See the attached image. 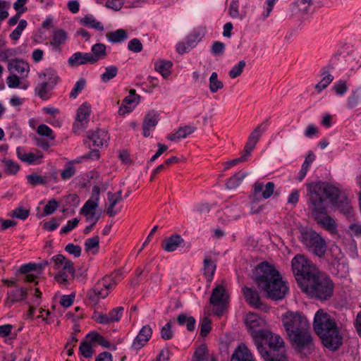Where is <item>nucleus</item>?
<instances>
[{
	"instance_id": "1",
	"label": "nucleus",
	"mask_w": 361,
	"mask_h": 361,
	"mask_svg": "<svg viewBox=\"0 0 361 361\" xmlns=\"http://www.w3.org/2000/svg\"><path fill=\"white\" fill-rule=\"evenodd\" d=\"M308 196L307 205L317 223L331 233L336 231L335 221L326 213V200L338 207L345 215L351 213L352 207L346 196L340 189L324 182H312L305 184Z\"/></svg>"
},
{
	"instance_id": "2",
	"label": "nucleus",
	"mask_w": 361,
	"mask_h": 361,
	"mask_svg": "<svg viewBox=\"0 0 361 361\" xmlns=\"http://www.w3.org/2000/svg\"><path fill=\"white\" fill-rule=\"evenodd\" d=\"M282 322L295 351L302 357L310 355L314 343L306 317L298 312H287L282 316Z\"/></svg>"
},
{
	"instance_id": "3",
	"label": "nucleus",
	"mask_w": 361,
	"mask_h": 361,
	"mask_svg": "<svg viewBox=\"0 0 361 361\" xmlns=\"http://www.w3.org/2000/svg\"><path fill=\"white\" fill-rule=\"evenodd\" d=\"M253 278L258 287L271 300H281L288 293V287L286 282L282 280L279 271L268 263L259 264Z\"/></svg>"
},
{
	"instance_id": "4",
	"label": "nucleus",
	"mask_w": 361,
	"mask_h": 361,
	"mask_svg": "<svg viewBox=\"0 0 361 361\" xmlns=\"http://www.w3.org/2000/svg\"><path fill=\"white\" fill-rule=\"evenodd\" d=\"M313 328L322 339L324 345L329 349L336 350L342 344V337L338 332L337 324L325 310L319 309L315 313Z\"/></svg>"
},
{
	"instance_id": "5",
	"label": "nucleus",
	"mask_w": 361,
	"mask_h": 361,
	"mask_svg": "<svg viewBox=\"0 0 361 361\" xmlns=\"http://www.w3.org/2000/svg\"><path fill=\"white\" fill-rule=\"evenodd\" d=\"M334 288L331 279L318 271L316 276L311 277L301 289L310 297L326 300L333 295Z\"/></svg>"
},
{
	"instance_id": "6",
	"label": "nucleus",
	"mask_w": 361,
	"mask_h": 361,
	"mask_svg": "<svg viewBox=\"0 0 361 361\" xmlns=\"http://www.w3.org/2000/svg\"><path fill=\"white\" fill-rule=\"evenodd\" d=\"M292 271L302 288L305 283L318 273L319 270L304 255H297L291 261Z\"/></svg>"
},
{
	"instance_id": "7",
	"label": "nucleus",
	"mask_w": 361,
	"mask_h": 361,
	"mask_svg": "<svg viewBox=\"0 0 361 361\" xmlns=\"http://www.w3.org/2000/svg\"><path fill=\"white\" fill-rule=\"evenodd\" d=\"M53 268L56 271L54 279L59 284L66 286L69 283V275L73 276L75 269L71 261L62 255H56L51 257Z\"/></svg>"
},
{
	"instance_id": "8",
	"label": "nucleus",
	"mask_w": 361,
	"mask_h": 361,
	"mask_svg": "<svg viewBox=\"0 0 361 361\" xmlns=\"http://www.w3.org/2000/svg\"><path fill=\"white\" fill-rule=\"evenodd\" d=\"M39 82L35 87L36 94L43 99H48L49 92L59 82L60 78L52 68L44 69L38 73Z\"/></svg>"
},
{
	"instance_id": "9",
	"label": "nucleus",
	"mask_w": 361,
	"mask_h": 361,
	"mask_svg": "<svg viewBox=\"0 0 361 361\" xmlns=\"http://www.w3.org/2000/svg\"><path fill=\"white\" fill-rule=\"evenodd\" d=\"M301 240L309 251L319 257H322L326 250V243L319 233L313 230H308L302 233Z\"/></svg>"
},
{
	"instance_id": "10",
	"label": "nucleus",
	"mask_w": 361,
	"mask_h": 361,
	"mask_svg": "<svg viewBox=\"0 0 361 361\" xmlns=\"http://www.w3.org/2000/svg\"><path fill=\"white\" fill-rule=\"evenodd\" d=\"M100 195V188L94 186L92 188L91 197L81 207L80 213L83 215L87 222L97 224L100 218L97 212Z\"/></svg>"
},
{
	"instance_id": "11",
	"label": "nucleus",
	"mask_w": 361,
	"mask_h": 361,
	"mask_svg": "<svg viewBox=\"0 0 361 361\" xmlns=\"http://www.w3.org/2000/svg\"><path fill=\"white\" fill-rule=\"evenodd\" d=\"M116 282L111 276H106L94 285L87 293V297L93 303L96 304L100 299L108 296L111 290L115 287Z\"/></svg>"
},
{
	"instance_id": "12",
	"label": "nucleus",
	"mask_w": 361,
	"mask_h": 361,
	"mask_svg": "<svg viewBox=\"0 0 361 361\" xmlns=\"http://www.w3.org/2000/svg\"><path fill=\"white\" fill-rule=\"evenodd\" d=\"M210 303L213 305L214 314L217 316H221L226 309L228 304V295L224 282L216 284L213 289Z\"/></svg>"
},
{
	"instance_id": "13",
	"label": "nucleus",
	"mask_w": 361,
	"mask_h": 361,
	"mask_svg": "<svg viewBox=\"0 0 361 361\" xmlns=\"http://www.w3.org/2000/svg\"><path fill=\"white\" fill-rule=\"evenodd\" d=\"M244 322L252 339L265 336L266 321L259 314L248 312L245 315Z\"/></svg>"
},
{
	"instance_id": "14",
	"label": "nucleus",
	"mask_w": 361,
	"mask_h": 361,
	"mask_svg": "<svg viewBox=\"0 0 361 361\" xmlns=\"http://www.w3.org/2000/svg\"><path fill=\"white\" fill-rule=\"evenodd\" d=\"M91 114V106L87 102L82 104L77 110L76 118L73 123L75 133L85 128L88 124Z\"/></svg>"
},
{
	"instance_id": "15",
	"label": "nucleus",
	"mask_w": 361,
	"mask_h": 361,
	"mask_svg": "<svg viewBox=\"0 0 361 361\" xmlns=\"http://www.w3.org/2000/svg\"><path fill=\"white\" fill-rule=\"evenodd\" d=\"M28 293L27 290L20 286H15L6 293L4 306L10 308L14 303L24 301L27 299Z\"/></svg>"
},
{
	"instance_id": "16",
	"label": "nucleus",
	"mask_w": 361,
	"mask_h": 361,
	"mask_svg": "<svg viewBox=\"0 0 361 361\" xmlns=\"http://www.w3.org/2000/svg\"><path fill=\"white\" fill-rule=\"evenodd\" d=\"M68 39V35L63 29H54L50 37V45L54 51H61V47Z\"/></svg>"
},
{
	"instance_id": "17",
	"label": "nucleus",
	"mask_w": 361,
	"mask_h": 361,
	"mask_svg": "<svg viewBox=\"0 0 361 361\" xmlns=\"http://www.w3.org/2000/svg\"><path fill=\"white\" fill-rule=\"evenodd\" d=\"M152 335V329L149 325H145L140 330L138 334L135 338L132 348L134 350L141 349L151 338Z\"/></svg>"
},
{
	"instance_id": "18",
	"label": "nucleus",
	"mask_w": 361,
	"mask_h": 361,
	"mask_svg": "<svg viewBox=\"0 0 361 361\" xmlns=\"http://www.w3.org/2000/svg\"><path fill=\"white\" fill-rule=\"evenodd\" d=\"M8 69L11 73H17L20 78H24L28 75L30 66L23 60L15 59L9 61Z\"/></svg>"
},
{
	"instance_id": "19",
	"label": "nucleus",
	"mask_w": 361,
	"mask_h": 361,
	"mask_svg": "<svg viewBox=\"0 0 361 361\" xmlns=\"http://www.w3.org/2000/svg\"><path fill=\"white\" fill-rule=\"evenodd\" d=\"M267 130L266 123H263L258 126L250 135L248 140L245 146L244 152L247 154H250L251 152L255 147V145L262 135V134Z\"/></svg>"
},
{
	"instance_id": "20",
	"label": "nucleus",
	"mask_w": 361,
	"mask_h": 361,
	"mask_svg": "<svg viewBox=\"0 0 361 361\" xmlns=\"http://www.w3.org/2000/svg\"><path fill=\"white\" fill-rule=\"evenodd\" d=\"M16 154L19 159L28 164H37L41 162L43 158V154L41 152L36 153L25 152L24 149L21 147L16 148Z\"/></svg>"
},
{
	"instance_id": "21",
	"label": "nucleus",
	"mask_w": 361,
	"mask_h": 361,
	"mask_svg": "<svg viewBox=\"0 0 361 361\" xmlns=\"http://www.w3.org/2000/svg\"><path fill=\"white\" fill-rule=\"evenodd\" d=\"M231 361H256L250 349L244 343L239 344L233 351Z\"/></svg>"
},
{
	"instance_id": "22",
	"label": "nucleus",
	"mask_w": 361,
	"mask_h": 361,
	"mask_svg": "<svg viewBox=\"0 0 361 361\" xmlns=\"http://www.w3.org/2000/svg\"><path fill=\"white\" fill-rule=\"evenodd\" d=\"M138 102L139 96L135 94L134 90H130V94L123 99L122 105L118 109L119 114L125 115L130 113L137 105Z\"/></svg>"
},
{
	"instance_id": "23",
	"label": "nucleus",
	"mask_w": 361,
	"mask_h": 361,
	"mask_svg": "<svg viewBox=\"0 0 361 361\" xmlns=\"http://www.w3.org/2000/svg\"><path fill=\"white\" fill-rule=\"evenodd\" d=\"M265 336H262V341H266L272 350L280 351L283 348V341L280 336L274 334L268 329L264 331Z\"/></svg>"
},
{
	"instance_id": "24",
	"label": "nucleus",
	"mask_w": 361,
	"mask_h": 361,
	"mask_svg": "<svg viewBox=\"0 0 361 361\" xmlns=\"http://www.w3.org/2000/svg\"><path fill=\"white\" fill-rule=\"evenodd\" d=\"M92 59L90 57V53L78 51L74 53L68 60L70 66H79L87 63H92Z\"/></svg>"
},
{
	"instance_id": "25",
	"label": "nucleus",
	"mask_w": 361,
	"mask_h": 361,
	"mask_svg": "<svg viewBox=\"0 0 361 361\" xmlns=\"http://www.w3.org/2000/svg\"><path fill=\"white\" fill-rule=\"evenodd\" d=\"M88 138L92 141L94 147H102L109 140V136L105 130L98 129L95 131L88 133Z\"/></svg>"
},
{
	"instance_id": "26",
	"label": "nucleus",
	"mask_w": 361,
	"mask_h": 361,
	"mask_svg": "<svg viewBox=\"0 0 361 361\" xmlns=\"http://www.w3.org/2000/svg\"><path fill=\"white\" fill-rule=\"evenodd\" d=\"M107 198L109 201V206L107 207L106 212L110 216H114L121 211L120 209H116L115 206L117 203L121 201L122 192L121 191H118L115 193L108 192Z\"/></svg>"
},
{
	"instance_id": "27",
	"label": "nucleus",
	"mask_w": 361,
	"mask_h": 361,
	"mask_svg": "<svg viewBox=\"0 0 361 361\" xmlns=\"http://www.w3.org/2000/svg\"><path fill=\"white\" fill-rule=\"evenodd\" d=\"M183 238L178 234L172 235L164 240L162 248L166 252H173L183 245Z\"/></svg>"
},
{
	"instance_id": "28",
	"label": "nucleus",
	"mask_w": 361,
	"mask_h": 361,
	"mask_svg": "<svg viewBox=\"0 0 361 361\" xmlns=\"http://www.w3.org/2000/svg\"><path fill=\"white\" fill-rule=\"evenodd\" d=\"M275 185L273 182H268L265 185L262 183L256 182L253 185V190L255 195L262 192L264 199L269 198L274 193Z\"/></svg>"
},
{
	"instance_id": "29",
	"label": "nucleus",
	"mask_w": 361,
	"mask_h": 361,
	"mask_svg": "<svg viewBox=\"0 0 361 361\" xmlns=\"http://www.w3.org/2000/svg\"><path fill=\"white\" fill-rule=\"evenodd\" d=\"M243 293L246 301L254 308L259 309L262 306L259 294L257 291L250 288H244Z\"/></svg>"
},
{
	"instance_id": "30",
	"label": "nucleus",
	"mask_w": 361,
	"mask_h": 361,
	"mask_svg": "<svg viewBox=\"0 0 361 361\" xmlns=\"http://www.w3.org/2000/svg\"><path fill=\"white\" fill-rule=\"evenodd\" d=\"M195 129V127L190 125L181 126L176 133L168 135L167 138L171 141L176 142L180 139L187 137L194 133Z\"/></svg>"
},
{
	"instance_id": "31",
	"label": "nucleus",
	"mask_w": 361,
	"mask_h": 361,
	"mask_svg": "<svg viewBox=\"0 0 361 361\" xmlns=\"http://www.w3.org/2000/svg\"><path fill=\"white\" fill-rule=\"evenodd\" d=\"M90 57L92 59V63H96L98 61L104 59L107 56L106 46L102 43H97L92 46Z\"/></svg>"
},
{
	"instance_id": "32",
	"label": "nucleus",
	"mask_w": 361,
	"mask_h": 361,
	"mask_svg": "<svg viewBox=\"0 0 361 361\" xmlns=\"http://www.w3.org/2000/svg\"><path fill=\"white\" fill-rule=\"evenodd\" d=\"M80 23L86 27L94 28L99 31L104 30L102 23L98 21L92 14H87L85 16V17L80 18Z\"/></svg>"
},
{
	"instance_id": "33",
	"label": "nucleus",
	"mask_w": 361,
	"mask_h": 361,
	"mask_svg": "<svg viewBox=\"0 0 361 361\" xmlns=\"http://www.w3.org/2000/svg\"><path fill=\"white\" fill-rule=\"evenodd\" d=\"M106 37L111 43H119L128 39V36L126 31L123 29H118L114 32L106 34Z\"/></svg>"
},
{
	"instance_id": "34",
	"label": "nucleus",
	"mask_w": 361,
	"mask_h": 361,
	"mask_svg": "<svg viewBox=\"0 0 361 361\" xmlns=\"http://www.w3.org/2000/svg\"><path fill=\"white\" fill-rule=\"evenodd\" d=\"M216 271V264L210 258L206 257L204 260V275L209 281H212Z\"/></svg>"
},
{
	"instance_id": "35",
	"label": "nucleus",
	"mask_w": 361,
	"mask_h": 361,
	"mask_svg": "<svg viewBox=\"0 0 361 361\" xmlns=\"http://www.w3.org/2000/svg\"><path fill=\"white\" fill-rule=\"evenodd\" d=\"M177 322L179 325H186L187 329L192 331L195 328V319L186 314H180L178 316Z\"/></svg>"
},
{
	"instance_id": "36",
	"label": "nucleus",
	"mask_w": 361,
	"mask_h": 361,
	"mask_svg": "<svg viewBox=\"0 0 361 361\" xmlns=\"http://www.w3.org/2000/svg\"><path fill=\"white\" fill-rule=\"evenodd\" d=\"M172 63L169 61H160L155 63L156 71L165 78L169 75Z\"/></svg>"
},
{
	"instance_id": "37",
	"label": "nucleus",
	"mask_w": 361,
	"mask_h": 361,
	"mask_svg": "<svg viewBox=\"0 0 361 361\" xmlns=\"http://www.w3.org/2000/svg\"><path fill=\"white\" fill-rule=\"evenodd\" d=\"M118 72V68L116 66H109L105 68L104 72L101 75V80L103 82H108L114 78Z\"/></svg>"
},
{
	"instance_id": "38",
	"label": "nucleus",
	"mask_w": 361,
	"mask_h": 361,
	"mask_svg": "<svg viewBox=\"0 0 361 361\" xmlns=\"http://www.w3.org/2000/svg\"><path fill=\"white\" fill-rule=\"evenodd\" d=\"M209 90L212 93H216L224 87L223 82L219 80L218 74L213 72L209 78Z\"/></svg>"
},
{
	"instance_id": "39",
	"label": "nucleus",
	"mask_w": 361,
	"mask_h": 361,
	"mask_svg": "<svg viewBox=\"0 0 361 361\" xmlns=\"http://www.w3.org/2000/svg\"><path fill=\"white\" fill-rule=\"evenodd\" d=\"M245 173L238 172L228 179L226 183V188L228 189H234L237 188L246 176Z\"/></svg>"
},
{
	"instance_id": "40",
	"label": "nucleus",
	"mask_w": 361,
	"mask_h": 361,
	"mask_svg": "<svg viewBox=\"0 0 361 361\" xmlns=\"http://www.w3.org/2000/svg\"><path fill=\"white\" fill-rule=\"evenodd\" d=\"M99 243V238L97 235L87 238L85 242V249L87 252L95 254L98 251Z\"/></svg>"
},
{
	"instance_id": "41",
	"label": "nucleus",
	"mask_w": 361,
	"mask_h": 361,
	"mask_svg": "<svg viewBox=\"0 0 361 361\" xmlns=\"http://www.w3.org/2000/svg\"><path fill=\"white\" fill-rule=\"evenodd\" d=\"M159 116L158 112L154 111L148 113L145 118L143 126L153 129L159 122Z\"/></svg>"
},
{
	"instance_id": "42",
	"label": "nucleus",
	"mask_w": 361,
	"mask_h": 361,
	"mask_svg": "<svg viewBox=\"0 0 361 361\" xmlns=\"http://www.w3.org/2000/svg\"><path fill=\"white\" fill-rule=\"evenodd\" d=\"M228 13L233 18L243 19L245 16L240 13L238 0H231L228 6Z\"/></svg>"
},
{
	"instance_id": "43",
	"label": "nucleus",
	"mask_w": 361,
	"mask_h": 361,
	"mask_svg": "<svg viewBox=\"0 0 361 361\" xmlns=\"http://www.w3.org/2000/svg\"><path fill=\"white\" fill-rule=\"evenodd\" d=\"M28 183L32 186L46 185L48 183V178L37 173H32L27 176Z\"/></svg>"
},
{
	"instance_id": "44",
	"label": "nucleus",
	"mask_w": 361,
	"mask_h": 361,
	"mask_svg": "<svg viewBox=\"0 0 361 361\" xmlns=\"http://www.w3.org/2000/svg\"><path fill=\"white\" fill-rule=\"evenodd\" d=\"M208 360V351L205 345H200L194 353L192 361H207Z\"/></svg>"
},
{
	"instance_id": "45",
	"label": "nucleus",
	"mask_w": 361,
	"mask_h": 361,
	"mask_svg": "<svg viewBox=\"0 0 361 361\" xmlns=\"http://www.w3.org/2000/svg\"><path fill=\"white\" fill-rule=\"evenodd\" d=\"M27 23L25 20L23 19L20 20L18 23V26L12 31V32L10 34L9 37L12 40L17 41L23 31L27 27Z\"/></svg>"
},
{
	"instance_id": "46",
	"label": "nucleus",
	"mask_w": 361,
	"mask_h": 361,
	"mask_svg": "<svg viewBox=\"0 0 361 361\" xmlns=\"http://www.w3.org/2000/svg\"><path fill=\"white\" fill-rule=\"evenodd\" d=\"M37 133L40 136L45 137L50 140L55 139V135L53 130L45 124L39 125L37 128Z\"/></svg>"
},
{
	"instance_id": "47",
	"label": "nucleus",
	"mask_w": 361,
	"mask_h": 361,
	"mask_svg": "<svg viewBox=\"0 0 361 361\" xmlns=\"http://www.w3.org/2000/svg\"><path fill=\"white\" fill-rule=\"evenodd\" d=\"M1 161L4 164L5 171L7 173L13 175L18 171L19 165L16 162L8 159H4Z\"/></svg>"
},
{
	"instance_id": "48",
	"label": "nucleus",
	"mask_w": 361,
	"mask_h": 361,
	"mask_svg": "<svg viewBox=\"0 0 361 361\" xmlns=\"http://www.w3.org/2000/svg\"><path fill=\"white\" fill-rule=\"evenodd\" d=\"M124 308L123 307H116L112 309L109 313V321L111 323L118 322L122 317Z\"/></svg>"
},
{
	"instance_id": "49",
	"label": "nucleus",
	"mask_w": 361,
	"mask_h": 361,
	"mask_svg": "<svg viewBox=\"0 0 361 361\" xmlns=\"http://www.w3.org/2000/svg\"><path fill=\"white\" fill-rule=\"evenodd\" d=\"M44 266L35 263H28L22 265L19 269V272L23 274L31 273L33 271H38L37 274L43 269Z\"/></svg>"
},
{
	"instance_id": "50",
	"label": "nucleus",
	"mask_w": 361,
	"mask_h": 361,
	"mask_svg": "<svg viewBox=\"0 0 361 361\" xmlns=\"http://www.w3.org/2000/svg\"><path fill=\"white\" fill-rule=\"evenodd\" d=\"M86 85V81L85 79L81 78L79 80H78L73 88L72 89L71 92L69 94V97L71 99H75L78 96V94L82 92V90L85 88Z\"/></svg>"
},
{
	"instance_id": "51",
	"label": "nucleus",
	"mask_w": 361,
	"mask_h": 361,
	"mask_svg": "<svg viewBox=\"0 0 361 361\" xmlns=\"http://www.w3.org/2000/svg\"><path fill=\"white\" fill-rule=\"evenodd\" d=\"M334 80V76L329 73L324 75L322 79L315 85L317 92H321L324 90Z\"/></svg>"
},
{
	"instance_id": "52",
	"label": "nucleus",
	"mask_w": 361,
	"mask_h": 361,
	"mask_svg": "<svg viewBox=\"0 0 361 361\" xmlns=\"http://www.w3.org/2000/svg\"><path fill=\"white\" fill-rule=\"evenodd\" d=\"M79 350L80 355L85 358H91L94 353L92 345L87 341H82Z\"/></svg>"
},
{
	"instance_id": "53",
	"label": "nucleus",
	"mask_w": 361,
	"mask_h": 361,
	"mask_svg": "<svg viewBox=\"0 0 361 361\" xmlns=\"http://www.w3.org/2000/svg\"><path fill=\"white\" fill-rule=\"evenodd\" d=\"M254 341L255 345L257 347V349L261 356L264 358V360L266 361L267 360H269V357L270 356L269 353L265 349V348L263 345V341H262V336L259 337L257 338L252 339Z\"/></svg>"
},
{
	"instance_id": "54",
	"label": "nucleus",
	"mask_w": 361,
	"mask_h": 361,
	"mask_svg": "<svg viewBox=\"0 0 361 361\" xmlns=\"http://www.w3.org/2000/svg\"><path fill=\"white\" fill-rule=\"evenodd\" d=\"M75 173V168L73 162L68 163L61 173V176L63 180H68Z\"/></svg>"
},
{
	"instance_id": "55",
	"label": "nucleus",
	"mask_w": 361,
	"mask_h": 361,
	"mask_svg": "<svg viewBox=\"0 0 361 361\" xmlns=\"http://www.w3.org/2000/svg\"><path fill=\"white\" fill-rule=\"evenodd\" d=\"M245 66V61L242 60L238 62V64L235 65L229 71V76L231 78H235L238 77L243 72Z\"/></svg>"
},
{
	"instance_id": "56",
	"label": "nucleus",
	"mask_w": 361,
	"mask_h": 361,
	"mask_svg": "<svg viewBox=\"0 0 361 361\" xmlns=\"http://www.w3.org/2000/svg\"><path fill=\"white\" fill-rule=\"evenodd\" d=\"M78 223L79 220L77 218H74L72 220L68 221L67 224L61 228V233H68L78 226Z\"/></svg>"
},
{
	"instance_id": "57",
	"label": "nucleus",
	"mask_w": 361,
	"mask_h": 361,
	"mask_svg": "<svg viewBox=\"0 0 361 361\" xmlns=\"http://www.w3.org/2000/svg\"><path fill=\"white\" fill-rule=\"evenodd\" d=\"M173 333L171 329V322H169L166 324L161 330V336L164 340H169L172 338Z\"/></svg>"
},
{
	"instance_id": "58",
	"label": "nucleus",
	"mask_w": 361,
	"mask_h": 361,
	"mask_svg": "<svg viewBox=\"0 0 361 361\" xmlns=\"http://www.w3.org/2000/svg\"><path fill=\"white\" fill-rule=\"evenodd\" d=\"M20 76H18L16 74L11 73V75L7 77L6 83L8 87L10 88H17L20 87Z\"/></svg>"
},
{
	"instance_id": "59",
	"label": "nucleus",
	"mask_w": 361,
	"mask_h": 361,
	"mask_svg": "<svg viewBox=\"0 0 361 361\" xmlns=\"http://www.w3.org/2000/svg\"><path fill=\"white\" fill-rule=\"evenodd\" d=\"M211 321L209 318H204L200 325V335L206 336L211 331Z\"/></svg>"
},
{
	"instance_id": "60",
	"label": "nucleus",
	"mask_w": 361,
	"mask_h": 361,
	"mask_svg": "<svg viewBox=\"0 0 361 361\" xmlns=\"http://www.w3.org/2000/svg\"><path fill=\"white\" fill-rule=\"evenodd\" d=\"M10 8V3L0 0V23L8 16L7 10Z\"/></svg>"
},
{
	"instance_id": "61",
	"label": "nucleus",
	"mask_w": 361,
	"mask_h": 361,
	"mask_svg": "<svg viewBox=\"0 0 361 361\" xmlns=\"http://www.w3.org/2000/svg\"><path fill=\"white\" fill-rule=\"evenodd\" d=\"M12 215L17 219L25 220L29 216V211L22 207H18L12 211Z\"/></svg>"
},
{
	"instance_id": "62",
	"label": "nucleus",
	"mask_w": 361,
	"mask_h": 361,
	"mask_svg": "<svg viewBox=\"0 0 361 361\" xmlns=\"http://www.w3.org/2000/svg\"><path fill=\"white\" fill-rule=\"evenodd\" d=\"M128 48L131 51L137 53L142 51V44L139 39H133L128 42Z\"/></svg>"
},
{
	"instance_id": "63",
	"label": "nucleus",
	"mask_w": 361,
	"mask_h": 361,
	"mask_svg": "<svg viewBox=\"0 0 361 361\" xmlns=\"http://www.w3.org/2000/svg\"><path fill=\"white\" fill-rule=\"evenodd\" d=\"M65 250L67 252L74 255L75 257H78L81 255L82 249L79 245H75L72 243L68 244Z\"/></svg>"
},
{
	"instance_id": "64",
	"label": "nucleus",
	"mask_w": 361,
	"mask_h": 361,
	"mask_svg": "<svg viewBox=\"0 0 361 361\" xmlns=\"http://www.w3.org/2000/svg\"><path fill=\"white\" fill-rule=\"evenodd\" d=\"M59 204L55 200H49L44 208V212L47 215L52 214L58 208Z\"/></svg>"
}]
</instances>
